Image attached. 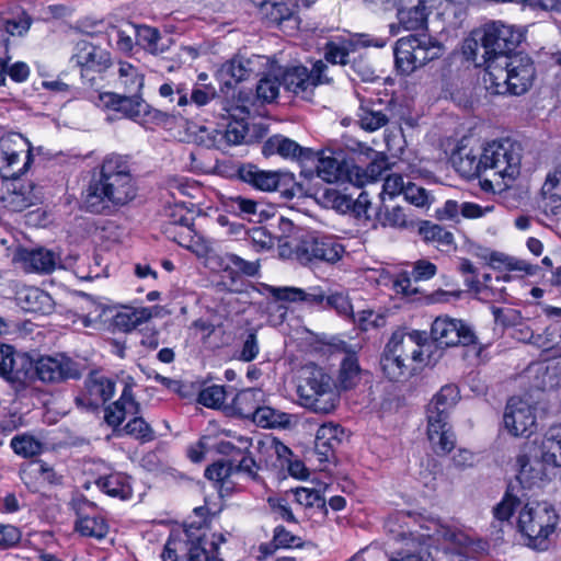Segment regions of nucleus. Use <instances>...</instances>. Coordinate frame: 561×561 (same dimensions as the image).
<instances>
[{"instance_id": "c9c22d12", "label": "nucleus", "mask_w": 561, "mask_h": 561, "mask_svg": "<svg viewBox=\"0 0 561 561\" xmlns=\"http://www.w3.org/2000/svg\"><path fill=\"white\" fill-rule=\"evenodd\" d=\"M387 169V158L382 154H377L366 169L352 164L348 171V182L360 187L368 182L378 180Z\"/></svg>"}, {"instance_id": "58836bf2", "label": "nucleus", "mask_w": 561, "mask_h": 561, "mask_svg": "<svg viewBox=\"0 0 561 561\" xmlns=\"http://www.w3.org/2000/svg\"><path fill=\"white\" fill-rule=\"evenodd\" d=\"M295 7L293 0H260L259 2L262 15L274 24L290 19Z\"/></svg>"}, {"instance_id": "4be33fe9", "label": "nucleus", "mask_w": 561, "mask_h": 561, "mask_svg": "<svg viewBox=\"0 0 561 561\" xmlns=\"http://www.w3.org/2000/svg\"><path fill=\"white\" fill-rule=\"evenodd\" d=\"M261 64V56L247 58L237 55L220 66L217 70V78L227 88H230L241 81L248 80L252 75H256Z\"/></svg>"}, {"instance_id": "a211bd4d", "label": "nucleus", "mask_w": 561, "mask_h": 561, "mask_svg": "<svg viewBox=\"0 0 561 561\" xmlns=\"http://www.w3.org/2000/svg\"><path fill=\"white\" fill-rule=\"evenodd\" d=\"M114 391L115 382L112 379L93 371L85 379L82 392L75 398V403L83 411L94 412L113 397Z\"/></svg>"}, {"instance_id": "a19ab883", "label": "nucleus", "mask_w": 561, "mask_h": 561, "mask_svg": "<svg viewBox=\"0 0 561 561\" xmlns=\"http://www.w3.org/2000/svg\"><path fill=\"white\" fill-rule=\"evenodd\" d=\"M19 299L23 304V308L28 312L48 313L53 310L51 297L35 287L22 291Z\"/></svg>"}, {"instance_id": "0e129e2a", "label": "nucleus", "mask_w": 561, "mask_h": 561, "mask_svg": "<svg viewBox=\"0 0 561 561\" xmlns=\"http://www.w3.org/2000/svg\"><path fill=\"white\" fill-rule=\"evenodd\" d=\"M226 399V390L224 386L213 385L202 389L198 393L197 401L204 407L218 409Z\"/></svg>"}, {"instance_id": "2eb2a0df", "label": "nucleus", "mask_w": 561, "mask_h": 561, "mask_svg": "<svg viewBox=\"0 0 561 561\" xmlns=\"http://www.w3.org/2000/svg\"><path fill=\"white\" fill-rule=\"evenodd\" d=\"M431 336L439 347L477 345V336L462 321L438 317L431 328Z\"/></svg>"}, {"instance_id": "09e8293b", "label": "nucleus", "mask_w": 561, "mask_h": 561, "mask_svg": "<svg viewBox=\"0 0 561 561\" xmlns=\"http://www.w3.org/2000/svg\"><path fill=\"white\" fill-rule=\"evenodd\" d=\"M290 414L266 405L261 407L253 420V423L263 428H286L290 425Z\"/></svg>"}, {"instance_id": "72a5a7b5", "label": "nucleus", "mask_w": 561, "mask_h": 561, "mask_svg": "<svg viewBox=\"0 0 561 561\" xmlns=\"http://www.w3.org/2000/svg\"><path fill=\"white\" fill-rule=\"evenodd\" d=\"M428 13L416 0H400L398 20L405 30H419L425 26Z\"/></svg>"}, {"instance_id": "a18cd8bd", "label": "nucleus", "mask_w": 561, "mask_h": 561, "mask_svg": "<svg viewBox=\"0 0 561 561\" xmlns=\"http://www.w3.org/2000/svg\"><path fill=\"white\" fill-rule=\"evenodd\" d=\"M227 207L236 215L250 221H260L264 213L261 209L262 204L241 195L229 197Z\"/></svg>"}, {"instance_id": "c756f323", "label": "nucleus", "mask_w": 561, "mask_h": 561, "mask_svg": "<svg viewBox=\"0 0 561 561\" xmlns=\"http://www.w3.org/2000/svg\"><path fill=\"white\" fill-rule=\"evenodd\" d=\"M140 405L135 400L130 386H125L117 401L104 409V420L107 425L117 428L127 415H137Z\"/></svg>"}, {"instance_id": "39448f33", "label": "nucleus", "mask_w": 561, "mask_h": 561, "mask_svg": "<svg viewBox=\"0 0 561 561\" xmlns=\"http://www.w3.org/2000/svg\"><path fill=\"white\" fill-rule=\"evenodd\" d=\"M96 105L122 112L127 118L148 128L156 125L171 130L178 125L180 129H183V123H181L183 117L153 108L141 96L127 98L114 92H103L98 95Z\"/></svg>"}, {"instance_id": "423d86ee", "label": "nucleus", "mask_w": 561, "mask_h": 561, "mask_svg": "<svg viewBox=\"0 0 561 561\" xmlns=\"http://www.w3.org/2000/svg\"><path fill=\"white\" fill-rule=\"evenodd\" d=\"M34 360L26 354L18 352L14 346L0 343V378L10 385L20 397H36L43 390L33 385Z\"/></svg>"}, {"instance_id": "79ce46f5", "label": "nucleus", "mask_w": 561, "mask_h": 561, "mask_svg": "<svg viewBox=\"0 0 561 561\" xmlns=\"http://www.w3.org/2000/svg\"><path fill=\"white\" fill-rule=\"evenodd\" d=\"M541 458L549 466L561 467V424L552 426L542 443Z\"/></svg>"}, {"instance_id": "f257e3e1", "label": "nucleus", "mask_w": 561, "mask_h": 561, "mask_svg": "<svg viewBox=\"0 0 561 561\" xmlns=\"http://www.w3.org/2000/svg\"><path fill=\"white\" fill-rule=\"evenodd\" d=\"M99 169V175L90 183L84 199L90 213L108 215L136 198L137 181L125 157L108 154Z\"/></svg>"}, {"instance_id": "473e14b6", "label": "nucleus", "mask_w": 561, "mask_h": 561, "mask_svg": "<svg viewBox=\"0 0 561 561\" xmlns=\"http://www.w3.org/2000/svg\"><path fill=\"white\" fill-rule=\"evenodd\" d=\"M380 367L385 376L391 381L404 380L415 370V366L407 363L387 347H385L381 355Z\"/></svg>"}, {"instance_id": "7c9ffc66", "label": "nucleus", "mask_w": 561, "mask_h": 561, "mask_svg": "<svg viewBox=\"0 0 561 561\" xmlns=\"http://www.w3.org/2000/svg\"><path fill=\"white\" fill-rule=\"evenodd\" d=\"M345 438L344 428L334 422L322 424L316 434L314 448L321 460H328Z\"/></svg>"}, {"instance_id": "052dcab7", "label": "nucleus", "mask_w": 561, "mask_h": 561, "mask_svg": "<svg viewBox=\"0 0 561 561\" xmlns=\"http://www.w3.org/2000/svg\"><path fill=\"white\" fill-rule=\"evenodd\" d=\"M124 432L142 443H148L156 438L152 427L141 416L137 415L124 426Z\"/></svg>"}, {"instance_id": "603ef678", "label": "nucleus", "mask_w": 561, "mask_h": 561, "mask_svg": "<svg viewBox=\"0 0 561 561\" xmlns=\"http://www.w3.org/2000/svg\"><path fill=\"white\" fill-rule=\"evenodd\" d=\"M217 550V543L211 540L208 541L205 536L198 537L196 540L190 542L186 560L187 561H222L213 556Z\"/></svg>"}, {"instance_id": "4c0bfd02", "label": "nucleus", "mask_w": 561, "mask_h": 561, "mask_svg": "<svg viewBox=\"0 0 561 561\" xmlns=\"http://www.w3.org/2000/svg\"><path fill=\"white\" fill-rule=\"evenodd\" d=\"M419 233L427 243H434L439 250H450L454 245V234L437 224L422 221Z\"/></svg>"}, {"instance_id": "13d9d810", "label": "nucleus", "mask_w": 561, "mask_h": 561, "mask_svg": "<svg viewBox=\"0 0 561 561\" xmlns=\"http://www.w3.org/2000/svg\"><path fill=\"white\" fill-rule=\"evenodd\" d=\"M32 474H39L43 480L47 481L50 484L56 483V472L55 470L43 461H35L30 463H24L20 468V477L23 482L27 485L30 483V479Z\"/></svg>"}, {"instance_id": "bf43d9fd", "label": "nucleus", "mask_w": 561, "mask_h": 561, "mask_svg": "<svg viewBox=\"0 0 561 561\" xmlns=\"http://www.w3.org/2000/svg\"><path fill=\"white\" fill-rule=\"evenodd\" d=\"M164 216L170 225H178L186 229L187 236L192 232L193 213L183 204L169 205L164 208Z\"/></svg>"}, {"instance_id": "8fccbe9b", "label": "nucleus", "mask_w": 561, "mask_h": 561, "mask_svg": "<svg viewBox=\"0 0 561 561\" xmlns=\"http://www.w3.org/2000/svg\"><path fill=\"white\" fill-rule=\"evenodd\" d=\"M75 529L81 536L101 540L106 537L108 525L103 517L87 515L76 519Z\"/></svg>"}, {"instance_id": "9d476101", "label": "nucleus", "mask_w": 561, "mask_h": 561, "mask_svg": "<svg viewBox=\"0 0 561 561\" xmlns=\"http://www.w3.org/2000/svg\"><path fill=\"white\" fill-rule=\"evenodd\" d=\"M32 162V146L21 134H12L1 139L0 171L3 178L18 179Z\"/></svg>"}, {"instance_id": "1a4fd4ad", "label": "nucleus", "mask_w": 561, "mask_h": 561, "mask_svg": "<svg viewBox=\"0 0 561 561\" xmlns=\"http://www.w3.org/2000/svg\"><path fill=\"white\" fill-rule=\"evenodd\" d=\"M344 252V247L332 236L306 233L296 241L294 256L302 264H334L342 259Z\"/></svg>"}, {"instance_id": "b1692460", "label": "nucleus", "mask_w": 561, "mask_h": 561, "mask_svg": "<svg viewBox=\"0 0 561 561\" xmlns=\"http://www.w3.org/2000/svg\"><path fill=\"white\" fill-rule=\"evenodd\" d=\"M314 159H310L308 168H311L313 175L328 183L348 181V171L352 165L340 161L332 154H325L324 151H314Z\"/></svg>"}, {"instance_id": "aec40b11", "label": "nucleus", "mask_w": 561, "mask_h": 561, "mask_svg": "<svg viewBox=\"0 0 561 561\" xmlns=\"http://www.w3.org/2000/svg\"><path fill=\"white\" fill-rule=\"evenodd\" d=\"M504 425L515 436L531 434L536 426L534 409L520 398L508 400L504 412Z\"/></svg>"}, {"instance_id": "ddd939ff", "label": "nucleus", "mask_w": 561, "mask_h": 561, "mask_svg": "<svg viewBox=\"0 0 561 561\" xmlns=\"http://www.w3.org/2000/svg\"><path fill=\"white\" fill-rule=\"evenodd\" d=\"M481 36L484 54H492L493 60H500L501 56H513L512 53L522 42V33L514 26L502 22H491L477 31Z\"/></svg>"}, {"instance_id": "774afa93", "label": "nucleus", "mask_w": 561, "mask_h": 561, "mask_svg": "<svg viewBox=\"0 0 561 561\" xmlns=\"http://www.w3.org/2000/svg\"><path fill=\"white\" fill-rule=\"evenodd\" d=\"M260 352L257 335L253 330L247 331L242 336L241 348L237 355L239 360L249 363L255 359Z\"/></svg>"}, {"instance_id": "4468645a", "label": "nucleus", "mask_w": 561, "mask_h": 561, "mask_svg": "<svg viewBox=\"0 0 561 561\" xmlns=\"http://www.w3.org/2000/svg\"><path fill=\"white\" fill-rule=\"evenodd\" d=\"M327 70L328 66L321 60L313 65L310 72L306 67H294L283 72L280 84L286 91L309 99L313 88L331 82V79L325 75Z\"/></svg>"}, {"instance_id": "f03ea898", "label": "nucleus", "mask_w": 561, "mask_h": 561, "mask_svg": "<svg viewBox=\"0 0 561 561\" xmlns=\"http://www.w3.org/2000/svg\"><path fill=\"white\" fill-rule=\"evenodd\" d=\"M522 146L511 138L488 141L477 150L459 148L453 154L455 169L466 178L480 176L486 170L510 181L515 180L520 172Z\"/></svg>"}, {"instance_id": "c03bdc74", "label": "nucleus", "mask_w": 561, "mask_h": 561, "mask_svg": "<svg viewBox=\"0 0 561 561\" xmlns=\"http://www.w3.org/2000/svg\"><path fill=\"white\" fill-rule=\"evenodd\" d=\"M38 196L34 193L32 185H16L13 184V188L7 193L3 201L12 211H22L25 208L35 204Z\"/></svg>"}, {"instance_id": "bb28decb", "label": "nucleus", "mask_w": 561, "mask_h": 561, "mask_svg": "<svg viewBox=\"0 0 561 561\" xmlns=\"http://www.w3.org/2000/svg\"><path fill=\"white\" fill-rule=\"evenodd\" d=\"M181 123H183V129H179L173 135L179 141L194 142L206 148L221 149L220 129L208 128L187 119H181Z\"/></svg>"}, {"instance_id": "338daca9", "label": "nucleus", "mask_w": 561, "mask_h": 561, "mask_svg": "<svg viewBox=\"0 0 561 561\" xmlns=\"http://www.w3.org/2000/svg\"><path fill=\"white\" fill-rule=\"evenodd\" d=\"M295 499L298 504L306 507L323 508L325 499L320 491L309 488H297L294 491Z\"/></svg>"}, {"instance_id": "9b49d317", "label": "nucleus", "mask_w": 561, "mask_h": 561, "mask_svg": "<svg viewBox=\"0 0 561 561\" xmlns=\"http://www.w3.org/2000/svg\"><path fill=\"white\" fill-rule=\"evenodd\" d=\"M33 385L41 381L46 385H57L69 379H79L83 374V366L72 358L57 354L55 356H41L34 362Z\"/></svg>"}, {"instance_id": "dca6fc26", "label": "nucleus", "mask_w": 561, "mask_h": 561, "mask_svg": "<svg viewBox=\"0 0 561 561\" xmlns=\"http://www.w3.org/2000/svg\"><path fill=\"white\" fill-rule=\"evenodd\" d=\"M265 157L278 154L284 159L298 162L301 165V175L312 178L313 171L308 168L310 159H314V151L311 148L300 146L295 140L283 135L271 136L262 147Z\"/></svg>"}, {"instance_id": "20e7f679", "label": "nucleus", "mask_w": 561, "mask_h": 561, "mask_svg": "<svg viewBox=\"0 0 561 561\" xmlns=\"http://www.w3.org/2000/svg\"><path fill=\"white\" fill-rule=\"evenodd\" d=\"M558 520L554 507L548 502H527L519 512L517 528L528 548L545 551L549 548V538Z\"/></svg>"}, {"instance_id": "6ab92c4d", "label": "nucleus", "mask_w": 561, "mask_h": 561, "mask_svg": "<svg viewBox=\"0 0 561 561\" xmlns=\"http://www.w3.org/2000/svg\"><path fill=\"white\" fill-rule=\"evenodd\" d=\"M421 527L425 530L422 536L442 542L447 549L459 554H461L471 545V539L468 535L457 527L443 522L440 518H427Z\"/></svg>"}, {"instance_id": "f704fd0d", "label": "nucleus", "mask_w": 561, "mask_h": 561, "mask_svg": "<svg viewBox=\"0 0 561 561\" xmlns=\"http://www.w3.org/2000/svg\"><path fill=\"white\" fill-rule=\"evenodd\" d=\"M263 402V391L259 388H249L240 391L233 399L234 412L244 419L254 420Z\"/></svg>"}, {"instance_id": "7ed1b4c3", "label": "nucleus", "mask_w": 561, "mask_h": 561, "mask_svg": "<svg viewBox=\"0 0 561 561\" xmlns=\"http://www.w3.org/2000/svg\"><path fill=\"white\" fill-rule=\"evenodd\" d=\"M535 67L531 59L524 55L501 56L489 66V75L483 82L490 94L522 95L533 84Z\"/></svg>"}, {"instance_id": "6e6552de", "label": "nucleus", "mask_w": 561, "mask_h": 561, "mask_svg": "<svg viewBox=\"0 0 561 561\" xmlns=\"http://www.w3.org/2000/svg\"><path fill=\"white\" fill-rule=\"evenodd\" d=\"M442 53V45L426 34L401 37L394 47L396 66L401 73L410 75L428 61L439 58Z\"/></svg>"}, {"instance_id": "cd10ccee", "label": "nucleus", "mask_w": 561, "mask_h": 561, "mask_svg": "<svg viewBox=\"0 0 561 561\" xmlns=\"http://www.w3.org/2000/svg\"><path fill=\"white\" fill-rule=\"evenodd\" d=\"M427 412V437L435 451L448 453L455 446V435L448 423V417L434 412Z\"/></svg>"}, {"instance_id": "c85d7f7f", "label": "nucleus", "mask_w": 561, "mask_h": 561, "mask_svg": "<svg viewBox=\"0 0 561 561\" xmlns=\"http://www.w3.org/2000/svg\"><path fill=\"white\" fill-rule=\"evenodd\" d=\"M391 540L400 546L393 548L389 561H434L426 548L411 535L397 533Z\"/></svg>"}, {"instance_id": "3c124183", "label": "nucleus", "mask_w": 561, "mask_h": 561, "mask_svg": "<svg viewBox=\"0 0 561 561\" xmlns=\"http://www.w3.org/2000/svg\"><path fill=\"white\" fill-rule=\"evenodd\" d=\"M339 385L342 389L354 388L360 380V368L355 354H348L341 363L339 373Z\"/></svg>"}, {"instance_id": "680f3d73", "label": "nucleus", "mask_w": 561, "mask_h": 561, "mask_svg": "<svg viewBox=\"0 0 561 561\" xmlns=\"http://www.w3.org/2000/svg\"><path fill=\"white\" fill-rule=\"evenodd\" d=\"M561 321L549 324L542 333L536 334L535 346L550 351L559 348V337L561 336Z\"/></svg>"}, {"instance_id": "e433bc0d", "label": "nucleus", "mask_w": 561, "mask_h": 561, "mask_svg": "<svg viewBox=\"0 0 561 561\" xmlns=\"http://www.w3.org/2000/svg\"><path fill=\"white\" fill-rule=\"evenodd\" d=\"M95 484L102 492L112 497L127 500L133 494L129 478L124 473L116 472L100 477L96 479Z\"/></svg>"}, {"instance_id": "4d7b16f0", "label": "nucleus", "mask_w": 561, "mask_h": 561, "mask_svg": "<svg viewBox=\"0 0 561 561\" xmlns=\"http://www.w3.org/2000/svg\"><path fill=\"white\" fill-rule=\"evenodd\" d=\"M248 124L243 119L230 121L225 129H220L221 149L225 146H237L245 141Z\"/></svg>"}, {"instance_id": "6e6d98bb", "label": "nucleus", "mask_w": 561, "mask_h": 561, "mask_svg": "<svg viewBox=\"0 0 561 561\" xmlns=\"http://www.w3.org/2000/svg\"><path fill=\"white\" fill-rule=\"evenodd\" d=\"M150 311L145 308L121 311L115 316L114 324L117 329L129 332L150 319Z\"/></svg>"}, {"instance_id": "de8ad7c7", "label": "nucleus", "mask_w": 561, "mask_h": 561, "mask_svg": "<svg viewBox=\"0 0 561 561\" xmlns=\"http://www.w3.org/2000/svg\"><path fill=\"white\" fill-rule=\"evenodd\" d=\"M119 81L124 87L127 98L140 96L139 92L144 87V76L139 70L128 62H122L118 69ZM121 96H126V94Z\"/></svg>"}, {"instance_id": "393cba45", "label": "nucleus", "mask_w": 561, "mask_h": 561, "mask_svg": "<svg viewBox=\"0 0 561 561\" xmlns=\"http://www.w3.org/2000/svg\"><path fill=\"white\" fill-rule=\"evenodd\" d=\"M71 60L82 71L102 72L111 66L108 51L87 41H80L76 45V53Z\"/></svg>"}, {"instance_id": "37998d69", "label": "nucleus", "mask_w": 561, "mask_h": 561, "mask_svg": "<svg viewBox=\"0 0 561 561\" xmlns=\"http://www.w3.org/2000/svg\"><path fill=\"white\" fill-rule=\"evenodd\" d=\"M459 399V390L455 385H445L433 397L427 405V411L449 417V411Z\"/></svg>"}, {"instance_id": "412c9836", "label": "nucleus", "mask_w": 561, "mask_h": 561, "mask_svg": "<svg viewBox=\"0 0 561 561\" xmlns=\"http://www.w3.org/2000/svg\"><path fill=\"white\" fill-rule=\"evenodd\" d=\"M426 340L425 332L416 330L409 333L396 331L392 333L386 347L414 366L415 363L423 362L422 346Z\"/></svg>"}, {"instance_id": "5fc2aeb1", "label": "nucleus", "mask_w": 561, "mask_h": 561, "mask_svg": "<svg viewBox=\"0 0 561 561\" xmlns=\"http://www.w3.org/2000/svg\"><path fill=\"white\" fill-rule=\"evenodd\" d=\"M136 43L151 54H159L164 50L160 45V32L151 26L140 25L135 28Z\"/></svg>"}, {"instance_id": "ea45409f", "label": "nucleus", "mask_w": 561, "mask_h": 561, "mask_svg": "<svg viewBox=\"0 0 561 561\" xmlns=\"http://www.w3.org/2000/svg\"><path fill=\"white\" fill-rule=\"evenodd\" d=\"M462 54L468 61H472L476 67H484L485 73L489 75V66L493 60L492 54H484L481 36L477 35V31L466 38L462 45Z\"/></svg>"}, {"instance_id": "69168bd1", "label": "nucleus", "mask_w": 561, "mask_h": 561, "mask_svg": "<svg viewBox=\"0 0 561 561\" xmlns=\"http://www.w3.org/2000/svg\"><path fill=\"white\" fill-rule=\"evenodd\" d=\"M334 309L343 317H350L353 313V306L350 297L345 291H332L327 294L324 300V309Z\"/></svg>"}, {"instance_id": "49530a36", "label": "nucleus", "mask_w": 561, "mask_h": 561, "mask_svg": "<svg viewBox=\"0 0 561 561\" xmlns=\"http://www.w3.org/2000/svg\"><path fill=\"white\" fill-rule=\"evenodd\" d=\"M10 447L22 458H34L43 454L44 443L35 436L24 433L11 438Z\"/></svg>"}, {"instance_id": "864d4df0", "label": "nucleus", "mask_w": 561, "mask_h": 561, "mask_svg": "<svg viewBox=\"0 0 561 561\" xmlns=\"http://www.w3.org/2000/svg\"><path fill=\"white\" fill-rule=\"evenodd\" d=\"M222 262L225 263V265H222L224 271L230 275L232 280H234V271L232 267H234L239 273L250 277L256 276L260 271V264L257 261H245L233 253L226 254Z\"/></svg>"}, {"instance_id": "a878e982", "label": "nucleus", "mask_w": 561, "mask_h": 561, "mask_svg": "<svg viewBox=\"0 0 561 561\" xmlns=\"http://www.w3.org/2000/svg\"><path fill=\"white\" fill-rule=\"evenodd\" d=\"M16 260L26 272L49 274L59 265V256L44 248L21 249L16 253Z\"/></svg>"}, {"instance_id": "e2e57ef3", "label": "nucleus", "mask_w": 561, "mask_h": 561, "mask_svg": "<svg viewBox=\"0 0 561 561\" xmlns=\"http://www.w3.org/2000/svg\"><path fill=\"white\" fill-rule=\"evenodd\" d=\"M280 87V80L277 77H263L256 85V96L262 102L272 103L278 96Z\"/></svg>"}, {"instance_id": "f3484780", "label": "nucleus", "mask_w": 561, "mask_h": 561, "mask_svg": "<svg viewBox=\"0 0 561 561\" xmlns=\"http://www.w3.org/2000/svg\"><path fill=\"white\" fill-rule=\"evenodd\" d=\"M542 448L535 442L524 443L516 456V479L525 489L533 488L537 482L541 481L545 476L541 458Z\"/></svg>"}, {"instance_id": "f8f14e48", "label": "nucleus", "mask_w": 561, "mask_h": 561, "mask_svg": "<svg viewBox=\"0 0 561 561\" xmlns=\"http://www.w3.org/2000/svg\"><path fill=\"white\" fill-rule=\"evenodd\" d=\"M238 176L242 182L263 192L279 191L287 197L295 195L293 188L296 183L291 173L266 171L247 163L239 167Z\"/></svg>"}, {"instance_id": "5701e85b", "label": "nucleus", "mask_w": 561, "mask_h": 561, "mask_svg": "<svg viewBox=\"0 0 561 561\" xmlns=\"http://www.w3.org/2000/svg\"><path fill=\"white\" fill-rule=\"evenodd\" d=\"M265 290L276 300L287 302H304L309 307H318L324 309V300L327 293L319 286H312L308 289L298 287H275L265 286Z\"/></svg>"}, {"instance_id": "2f4dec72", "label": "nucleus", "mask_w": 561, "mask_h": 561, "mask_svg": "<svg viewBox=\"0 0 561 561\" xmlns=\"http://www.w3.org/2000/svg\"><path fill=\"white\" fill-rule=\"evenodd\" d=\"M389 106L383 105L379 100L368 104H362L358 111V124L367 131H375L389 122Z\"/></svg>"}, {"instance_id": "0eeeda50", "label": "nucleus", "mask_w": 561, "mask_h": 561, "mask_svg": "<svg viewBox=\"0 0 561 561\" xmlns=\"http://www.w3.org/2000/svg\"><path fill=\"white\" fill-rule=\"evenodd\" d=\"M305 375L297 388L300 404L316 413L333 412L340 396L331 377L320 368L307 369Z\"/></svg>"}]
</instances>
